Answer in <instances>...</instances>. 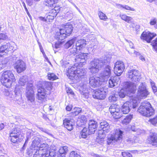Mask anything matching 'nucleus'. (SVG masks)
I'll return each mask as SVG.
<instances>
[{
	"instance_id": "8",
	"label": "nucleus",
	"mask_w": 157,
	"mask_h": 157,
	"mask_svg": "<svg viewBox=\"0 0 157 157\" xmlns=\"http://www.w3.org/2000/svg\"><path fill=\"white\" fill-rule=\"evenodd\" d=\"M75 66H73L69 68L67 72V75L69 79L71 80L76 79L81 76L82 70L80 68H76Z\"/></svg>"
},
{
	"instance_id": "9",
	"label": "nucleus",
	"mask_w": 157,
	"mask_h": 157,
	"mask_svg": "<svg viewBox=\"0 0 157 157\" xmlns=\"http://www.w3.org/2000/svg\"><path fill=\"white\" fill-rule=\"evenodd\" d=\"M106 96V92L103 88L96 89L93 91L92 96L95 99L103 100Z\"/></svg>"
},
{
	"instance_id": "19",
	"label": "nucleus",
	"mask_w": 157,
	"mask_h": 157,
	"mask_svg": "<svg viewBox=\"0 0 157 157\" xmlns=\"http://www.w3.org/2000/svg\"><path fill=\"white\" fill-rule=\"evenodd\" d=\"M139 73L137 70H133L128 72L127 76L128 78L132 81H135L138 79Z\"/></svg>"
},
{
	"instance_id": "12",
	"label": "nucleus",
	"mask_w": 157,
	"mask_h": 157,
	"mask_svg": "<svg viewBox=\"0 0 157 157\" xmlns=\"http://www.w3.org/2000/svg\"><path fill=\"white\" fill-rule=\"evenodd\" d=\"M147 142L148 144L155 147H157V133L150 132L147 136Z\"/></svg>"
},
{
	"instance_id": "41",
	"label": "nucleus",
	"mask_w": 157,
	"mask_h": 157,
	"mask_svg": "<svg viewBox=\"0 0 157 157\" xmlns=\"http://www.w3.org/2000/svg\"><path fill=\"white\" fill-rule=\"evenodd\" d=\"M132 152V151H124L121 153V155L123 157H132V155L129 152Z\"/></svg>"
},
{
	"instance_id": "47",
	"label": "nucleus",
	"mask_w": 157,
	"mask_h": 157,
	"mask_svg": "<svg viewBox=\"0 0 157 157\" xmlns=\"http://www.w3.org/2000/svg\"><path fill=\"white\" fill-rule=\"evenodd\" d=\"M118 95L119 97L121 98H124L126 95V94L124 90L122 89L118 92Z\"/></svg>"
},
{
	"instance_id": "21",
	"label": "nucleus",
	"mask_w": 157,
	"mask_h": 157,
	"mask_svg": "<svg viewBox=\"0 0 157 157\" xmlns=\"http://www.w3.org/2000/svg\"><path fill=\"white\" fill-rule=\"evenodd\" d=\"M58 1V0H45L44 3L45 5L51 10L56 6H59L57 4Z\"/></svg>"
},
{
	"instance_id": "6",
	"label": "nucleus",
	"mask_w": 157,
	"mask_h": 157,
	"mask_svg": "<svg viewBox=\"0 0 157 157\" xmlns=\"http://www.w3.org/2000/svg\"><path fill=\"white\" fill-rule=\"evenodd\" d=\"M22 136L21 131L15 128L9 132L8 138L12 143L17 144L22 140Z\"/></svg>"
},
{
	"instance_id": "46",
	"label": "nucleus",
	"mask_w": 157,
	"mask_h": 157,
	"mask_svg": "<svg viewBox=\"0 0 157 157\" xmlns=\"http://www.w3.org/2000/svg\"><path fill=\"white\" fill-rule=\"evenodd\" d=\"M123 70L120 69H118L114 67V72L115 74L118 76H120L123 72Z\"/></svg>"
},
{
	"instance_id": "60",
	"label": "nucleus",
	"mask_w": 157,
	"mask_h": 157,
	"mask_svg": "<svg viewBox=\"0 0 157 157\" xmlns=\"http://www.w3.org/2000/svg\"><path fill=\"white\" fill-rule=\"evenodd\" d=\"M119 6H120V8H122L124 9V6H123V5H121V4L119 5Z\"/></svg>"
},
{
	"instance_id": "44",
	"label": "nucleus",
	"mask_w": 157,
	"mask_h": 157,
	"mask_svg": "<svg viewBox=\"0 0 157 157\" xmlns=\"http://www.w3.org/2000/svg\"><path fill=\"white\" fill-rule=\"evenodd\" d=\"M117 94H113L110 95L109 98V100L110 102H113L117 100Z\"/></svg>"
},
{
	"instance_id": "2",
	"label": "nucleus",
	"mask_w": 157,
	"mask_h": 157,
	"mask_svg": "<svg viewBox=\"0 0 157 157\" xmlns=\"http://www.w3.org/2000/svg\"><path fill=\"white\" fill-rule=\"evenodd\" d=\"M58 29V30L56 31L54 34V37L57 41L55 44L56 49L59 48L64 43L63 40L70 36L73 31L72 25L68 23L61 25Z\"/></svg>"
},
{
	"instance_id": "29",
	"label": "nucleus",
	"mask_w": 157,
	"mask_h": 157,
	"mask_svg": "<svg viewBox=\"0 0 157 157\" xmlns=\"http://www.w3.org/2000/svg\"><path fill=\"white\" fill-rule=\"evenodd\" d=\"M89 84L92 88L97 87L100 85L99 81L95 78H91L90 80Z\"/></svg>"
},
{
	"instance_id": "39",
	"label": "nucleus",
	"mask_w": 157,
	"mask_h": 157,
	"mask_svg": "<svg viewBox=\"0 0 157 157\" xmlns=\"http://www.w3.org/2000/svg\"><path fill=\"white\" fill-rule=\"evenodd\" d=\"M87 55V53H81L78 55V59L81 60H84V61L82 62V63H83L86 61V59Z\"/></svg>"
},
{
	"instance_id": "36",
	"label": "nucleus",
	"mask_w": 157,
	"mask_h": 157,
	"mask_svg": "<svg viewBox=\"0 0 157 157\" xmlns=\"http://www.w3.org/2000/svg\"><path fill=\"white\" fill-rule=\"evenodd\" d=\"M115 67L124 70L125 68L124 63L121 61H117L115 64Z\"/></svg>"
},
{
	"instance_id": "15",
	"label": "nucleus",
	"mask_w": 157,
	"mask_h": 157,
	"mask_svg": "<svg viewBox=\"0 0 157 157\" xmlns=\"http://www.w3.org/2000/svg\"><path fill=\"white\" fill-rule=\"evenodd\" d=\"M34 95L33 86H28L26 92V97L28 101H30L31 102H34L35 99Z\"/></svg>"
},
{
	"instance_id": "16",
	"label": "nucleus",
	"mask_w": 157,
	"mask_h": 157,
	"mask_svg": "<svg viewBox=\"0 0 157 157\" xmlns=\"http://www.w3.org/2000/svg\"><path fill=\"white\" fill-rule=\"evenodd\" d=\"M87 45V41L83 39H81L76 41L75 46L80 52L82 51L85 49Z\"/></svg>"
},
{
	"instance_id": "61",
	"label": "nucleus",
	"mask_w": 157,
	"mask_h": 157,
	"mask_svg": "<svg viewBox=\"0 0 157 157\" xmlns=\"http://www.w3.org/2000/svg\"><path fill=\"white\" fill-rule=\"evenodd\" d=\"M23 6H24V7L25 8V9L26 11H27V10H28L27 9V8L26 7V5H25V3H24V5H23Z\"/></svg>"
},
{
	"instance_id": "13",
	"label": "nucleus",
	"mask_w": 157,
	"mask_h": 157,
	"mask_svg": "<svg viewBox=\"0 0 157 157\" xmlns=\"http://www.w3.org/2000/svg\"><path fill=\"white\" fill-rule=\"evenodd\" d=\"M156 35V34L154 33L144 31L141 35L140 38L143 40L145 41L147 43H150L152 40Z\"/></svg>"
},
{
	"instance_id": "42",
	"label": "nucleus",
	"mask_w": 157,
	"mask_h": 157,
	"mask_svg": "<svg viewBox=\"0 0 157 157\" xmlns=\"http://www.w3.org/2000/svg\"><path fill=\"white\" fill-rule=\"evenodd\" d=\"M150 123L154 126L157 124V115L152 118H150L148 120Z\"/></svg>"
},
{
	"instance_id": "45",
	"label": "nucleus",
	"mask_w": 157,
	"mask_h": 157,
	"mask_svg": "<svg viewBox=\"0 0 157 157\" xmlns=\"http://www.w3.org/2000/svg\"><path fill=\"white\" fill-rule=\"evenodd\" d=\"M151 45L154 50L157 52V37L153 41Z\"/></svg>"
},
{
	"instance_id": "4",
	"label": "nucleus",
	"mask_w": 157,
	"mask_h": 157,
	"mask_svg": "<svg viewBox=\"0 0 157 157\" xmlns=\"http://www.w3.org/2000/svg\"><path fill=\"white\" fill-rule=\"evenodd\" d=\"M137 111L142 116L146 117H150L155 113V109L151 104L148 102L142 103Z\"/></svg>"
},
{
	"instance_id": "35",
	"label": "nucleus",
	"mask_w": 157,
	"mask_h": 157,
	"mask_svg": "<svg viewBox=\"0 0 157 157\" xmlns=\"http://www.w3.org/2000/svg\"><path fill=\"white\" fill-rule=\"evenodd\" d=\"M98 15L99 19L104 21H107L108 18L106 15L101 10L98 12Z\"/></svg>"
},
{
	"instance_id": "17",
	"label": "nucleus",
	"mask_w": 157,
	"mask_h": 157,
	"mask_svg": "<svg viewBox=\"0 0 157 157\" xmlns=\"http://www.w3.org/2000/svg\"><path fill=\"white\" fill-rule=\"evenodd\" d=\"M98 126L97 122L94 120H91L89 121L88 129L90 134H94Z\"/></svg>"
},
{
	"instance_id": "20",
	"label": "nucleus",
	"mask_w": 157,
	"mask_h": 157,
	"mask_svg": "<svg viewBox=\"0 0 157 157\" xmlns=\"http://www.w3.org/2000/svg\"><path fill=\"white\" fill-rule=\"evenodd\" d=\"M71 119L66 118L63 121V124L64 127L69 131H71L73 128V125Z\"/></svg>"
},
{
	"instance_id": "58",
	"label": "nucleus",
	"mask_w": 157,
	"mask_h": 157,
	"mask_svg": "<svg viewBox=\"0 0 157 157\" xmlns=\"http://www.w3.org/2000/svg\"><path fill=\"white\" fill-rule=\"evenodd\" d=\"M45 157H54V155H53L51 153V152H49V154H45Z\"/></svg>"
},
{
	"instance_id": "37",
	"label": "nucleus",
	"mask_w": 157,
	"mask_h": 157,
	"mask_svg": "<svg viewBox=\"0 0 157 157\" xmlns=\"http://www.w3.org/2000/svg\"><path fill=\"white\" fill-rule=\"evenodd\" d=\"M91 134H90V132L88 130V131L87 130V128H84L81 132V137L83 138H86L88 135Z\"/></svg>"
},
{
	"instance_id": "50",
	"label": "nucleus",
	"mask_w": 157,
	"mask_h": 157,
	"mask_svg": "<svg viewBox=\"0 0 157 157\" xmlns=\"http://www.w3.org/2000/svg\"><path fill=\"white\" fill-rule=\"evenodd\" d=\"M78 121L84 124L87 121L86 118L85 116L82 115L78 118Z\"/></svg>"
},
{
	"instance_id": "24",
	"label": "nucleus",
	"mask_w": 157,
	"mask_h": 157,
	"mask_svg": "<svg viewBox=\"0 0 157 157\" xmlns=\"http://www.w3.org/2000/svg\"><path fill=\"white\" fill-rule=\"evenodd\" d=\"M129 104V102L126 101L121 106V112L123 114H127L130 111V109Z\"/></svg>"
},
{
	"instance_id": "1",
	"label": "nucleus",
	"mask_w": 157,
	"mask_h": 157,
	"mask_svg": "<svg viewBox=\"0 0 157 157\" xmlns=\"http://www.w3.org/2000/svg\"><path fill=\"white\" fill-rule=\"evenodd\" d=\"M58 29V30L56 31L54 34V37L57 41L55 44L56 49L59 48L64 43L63 40L70 36L73 31L72 25L68 23L61 25Z\"/></svg>"
},
{
	"instance_id": "32",
	"label": "nucleus",
	"mask_w": 157,
	"mask_h": 157,
	"mask_svg": "<svg viewBox=\"0 0 157 157\" xmlns=\"http://www.w3.org/2000/svg\"><path fill=\"white\" fill-rule=\"evenodd\" d=\"M76 37H74L68 40L64 44V47L66 48H68L70 47L76 41Z\"/></svg>"
},
{
	"instance_id": "49",
	"label": "nucleus",
	"mask_w": 157,
	"mask_h": 157,
	"mask_svg": "<svg viewBox=\"0 0 157 157\" xmlns=\"http://www.w3.org/2000/svg\"><path fill=\"white\" fill-rule=\"evenodd\" d=\"M69 157H80V156L75 151H73L70 153Z\"/></svg>"
},
{
	"instance_id": "23",
	"label": "nucleus",
	"mask_w": 157,
	"mask_h": 157,
	"mask_svg": "<svg viewBox=\"0 0 157 157\" xmlns=\"http://www.w3.org/2000/svg\"><path fill=\"white\" fill-rule=\"evenodd\" d=\"M138 94L141 97L145 98L149 94V93L146 87L143 86L141 87V88L138 91Z\"/></svg>"
},
{
	"instance_id": "54",
	"label": "nucleus",
	"mask_w": 157,
	"mask_h": 157,
	"mask_svg": "<svg viewBox=\"0 0 157 157\" xmlns=\"http://www.w3.org/2000/svg\"><path fill=\"white\" fill-rule=\"evenodd\" d=\"M42 154L39 153V151H36L34 154L33 157H42Z\"/></svg>"
},
{
	"instance_id": "62",
	"label": "nucleus",
	"mask_w": 157,
	"mask_h": 157,
	"mask_svg": "<svg viewBox=\"0 0 157 157\" xmlns=\"http://www.w3.org/2000/svg\"><path fill=\"white\" fill-rule=\"evenodd\" d=\"M147 2H152L154 1L155 0H146Z\"/></svg>"
},
{
	"instance_id": "55",
	"label": "nucleus",
	"mask_w": 157,
	"mask_h": 157,
	"mask_svg": "<svg viewBox=\"0 0 157 157\" xmlns=\"http://www.w3.org/2000/svg\"><path fill=\"white\" fill-rule=\"evenodd\" d=\"M124 9L126 10L132 11H135V9L134 8H131L128 6L125 5L124 6Z\"/></svg>"
},
{
	"instance_id": "10",
	"label": "nucleus",
	"mask_w": 157,
	"mask_h": 157,
	"mask_svg": "<svg viewBox=\"0 0 157 157\" xmlns=\"http://www.w3.org/2000/svg\"><path fill=\"white\" fill-rule=\"evenodd\" d=\"M48 94V93L44 87L39 86L36 94V98L39 100L43 101L47 98Z\"/></svg>"
},
{
	"instance_id": "25",
	"label": "nucleus",
	"mask_w": 157,
	"mask_h": 157,
	"mask_svg": "<svg viewBox=\"0 0 157 157\" xmlns=\"http://www.w3.org/2000/svg\"><path fill=\"white\" fill-rule=\"evenodd\" d=\"M68 151V147H67L63 146L61 147L59 150L57 157H66Z\"/></svg>"
},
{
	"instance_id": "43",
	"label": "nucleus",
	"mask_w": 157,
	"mask_h": 157,
	"mask_svg": "<svg viewBox=\"0 0 157 157\" xmlns=\"http://www.w3.org/2000/svg\"><path fill=\"white\" fill-rule=\"evenodd\" d=\"M70 54L71 55H75L79 52H80L77 48L72 47L69 49Z\"/></svg>"
},
{
	"instance_id": "26",
	"label": "nucleus",
	"mask_w": 157,
	"mask_h": 157,
	"mask_svg": "<svg viewBox=\"0 0 157 157\" xmlns=\"http://www.w3.org/2000/svg\"><path fill=\"white\" fill-rule=\"evenodd\" d=\"M133 116L132 114H129L127 115L121 121V123L123 125H128L131 122V120L133 118Z\"/></svg>"
},
{
	"instance_id": "22",
	"label": "nucleus",
	"mask_w": 157,
	"mask_h": 157,
	"mask_svg": "<svg viewBox=\"0 0 157 157\" xmlns=\"http://www.w3.org/2000/svg\"><path fill=\"white\" fill-rule=\"evenodd\" d=\"M111 74V67L109 65H107L105 67L101 76L103 79H108L110 77Z\"/></svg>"
},
{
	"instance_id": "27",
	"label": "nucleus",
	"mask_w": 157,
	"mask_h": 157,
	"mask_svg": "<svg viewBox=\"0 0 157 157\" xmlns=\"http://www.w3.org/2000/svg\"><path fill=\"white\" fill-rule=\"evenodd\" d=\"M53 82L50 81H46L44 82V88L47 90V92L50 94L51 93V91L53 88Z\"/></svg>"
},
{
	"instance_id": "5",
	"label": "nucleus",
	"mask_w": 157,
	"mask_h": 157,
	"mask_svg": "<svg viewBox=\"0 0 157 157\" xmlns=\"http://www.w3.org/2000/svg\"><path fill=\"white\" fill-rule=\"evenodd\" d=\"M61 7L60 6H56L53 9H52L47 13L46 17L40 16L39 17V20L45 22L48 24H50L54 20V18L59 12Z\"/></svg>"
},
{
	"instance_id": "14",
	"label": "nucleus",
	"mask_w": 157,
	"mask_h": 157,
	"mask_svg": "<svg viewBox=\"0 0 157 157\" xmlns=\"http://www.w3.org/2000/svg\"><path fill=\"white\" fill-rule=\"evenodd\" d=\"M10 44L6 43L2 44L0 46V58L7 54L9 52H11L12 49Z\"/></svg>"
},
{
	"instance_id": "56",
	"label": "nucleus",
	"mask_w": 157,
	"mask_h": 157,
	"mask_svg": "<svg viewBox=\"0 0 157 157\" xmlns=\"http://www.w3.org/2000/svg\"><path fill=\"white\" fill-rule=\"evenodd\" d=\"M67 93L68 95L70 94L71 95H74V93L72 91V90L69 88H68L67 90Z\"/></svg>"
},
{
	"instance_id": "48",
	"label": "nucleus",
	"mask_w": 157,
	"mask_h": 157,
	"mask_svg": "<svg viewBox=\"0 0 157 157\" xmlns=\"http://www.w3.org/2000/svg\"><path fill=\"white\" fill-rule=\"evenodd\" d=\"M151 87L154 93L157 92V87L156 86L155 83L153 81L150 82Z\"/></svg>"
},
{
	"instance_id": "64",
	"label": "nucleus",
	"mask_w": 157,
	"mask_h": 157,
	"mask_svg": "<svg viewBox=\"0 0 157 157\" xmlns=\"http://www.w3.org/2000/svg\"><path fill=\"white\" fill-rule=\"evenodd\" d=\"M34 1H39L40 0H33Z\"/></svg>"
},
{
	"instance_id": "3",
	"label": "nucleus",
	"mask_w": 157,
	"mask_h": 157,
	"mask_svg": "<svg viewBox=\"0 0 157 157\" xmlns=\"http://www.w3.org/2000/svg\"><path fill=\"white\" fill-rule=\"evenodd\" d=\"M0 82L3 86L7 88L13 86L16 82V78L12 71L6 70L1 73Z\"/></svg>"
},
{
	"instance_id": "7",
	"label": "nucleus",
	"mask_w": 157,
	"mask_h": 157,
	"mask_svg": "<svg viewBox=\"0 0 157 157\" xmlns=\"http://www.w3.org/2000/svg\"><path fill=\"white\" fill-rule=\"evenodd\" d=\"M109 111L112 118L115 120H118L122 116L120 111L119 105L116 104H112L109 108Z\"/></svg>"
},
{
	"instance_id": "51",
	"label": "nucleus",
	"mask_w": 157,
	"mask_h": 157,
	"mask_svg": "<svg viewBox=\"0 0 157 157\" xmlns=\"http://www.w3.org/2000/svg\"><path fill=\"white\" fill-rule=\"evenodd\" d=\"M7 38V36L6 33H0V41L6 40Z\"/></svg>"
},
{
	"instance_id": "30",
	"label": "nucleus",
	"mask_w": 157,
	"mask_h": 157,
	"mask_svg": "<svg viewBox=\"0 0 157 157\" xmlns=\"http://www.w3.org/2000/svg\"><path fill=\"white\" fill-rule=\"evenodd\" d=\"M129 102V105L130 107H132V108L134 109L138 105L137 100L135 98H131L129 101H127Z\"/></svg>"
},
{
	"instance_id": "18",
	"label": "nucleus",
	"mask_w": 157,
	"mask_h": 157,
	"mask_svg": "<svg viewBox=\"0 0 157 157\" xmlns=\"http://www.w3.org/2000/svg\"><path fill=\"white\" fill-rule=\"evenodd\" d=\"M122 131L120 129H116L115 131L113 137L112 136L111 137L109 138L108 139L111 141H113V140H119L122 138Z\"/></svg>"
},
{
	"instance_id": "59",
	"label": "nucleus",
	"mask_w": 157,
	"mask_h": 157,
	"mask_svg": "<svg viewBox=\"0 0 157 157\" xmlns=\"http://www.w3.org/2000/svg\"><path fill=\"white\" fill-rule=\"evenodd\" d=\"M4 128V125L3 123L0 124V130H2Z\"/></svg>"
},
{
	"instance_id": "52",
	"label": "nucleus",
	"mask_w": 157,
	"mask_h": 157,
	"mask_svg": "<svg viewBox=\"0 0 157 157\" xmlns=\"http://www.w3.org/2000/svg\"><path fill=\"white\" fill-rule=\"evenodd\" d=\"M105 138L101 137V136H98L96 139V141L99 144L102 143L104 141Z\"/></svg>"
},
{
	"instance_id": "57",
	"label": "nucleus",
	"mask_w": 157,
	"mask_h": 157,
	"mask_svg": "<svg viewBox=\"0 0 157 157\" xmlns=\"http://www.w3.org/2000/svg\"><path fill=\"white\" fill-rule=\"evenodd\" d=\"M72 105H68L66 106V109L68 111H70L72 109Z\"/></svg>"
},
{
	"instance_id": "33",
	"label": "nucleus",
	"mask_w": 157,
	"mask_h": 157,
	"mask_svg": "<svg viewBox=\"0 0 157 157\" xmlns=\"http://www.w3.org/2000/svg\"><path fill=\"white\" fill-rule=\"evenodd\" d=\"M100 127L103 131L107 132L109 129V126L106 121H104L100 123Z\"/></svg>"
},
{
	"instance_id": "63",
	"label": "nucleus",
	"mask_w": 157,
	"mask_h": 157,
	"mask_svg": "<svg viewBox=\"0 0 157 157\" xmlns=\"http://www.w3.org/2000/svg\"><path fill=\"white\" fill-rule=\"evenodd\" d=\"M26 12L27 14H28V15L29 16L30 15V14H29V12L28 10H27V11H26Z\"/></svg>"
},
{
	"instance_id": "53",
	"label": "nucleus",
	"mask_w": 157,
	"mask_h": 157,
	"mask_svg": "<svg viewBox=\"0 0 157 157\" xmlns=\"http://www.w3.org/2000/svg\"><path fill=\"white\" fill-rule=\"evenodd\" d=\"M126 87L127 88H132L133 89L136 87V86H134V83L131 82H127L126 84Z\"/></svg>"
},
{
	"instance_id": "31",
	"label": "nucleus",
	"mask_w": 157,
	"mask_h": 157,
	"mask_svg": "<svg viewBox=\"0 0 157 157\" xmlns=\"http://www.w3.org/2000/svg\"><path fill=\"white\" fill-rule=\"evenodd\" d=\"M119 17L121 20L128 23H130L132 22V18L131 17L127 16L125 14H120Z\"/></svg>"
},
{
	"instance_id": "40",
	"label": "nucleus",
	"mask_w": 157,
	"mask_h": 157,
	"mask_svg": "<svg viewBox=\"0 0 157 157\" xmlns=\"http://www.w3.org/2000/svg\"><path fill=\"white\" fill-rule=\"evenodd\" d=\"M117 79L115 77H114L113 79H110L109 81V87H112L116 85L117 84V82L115 81L117 80Z\"/></svg>"
},
{
	"instance_id": "28",
	"label": "nucleus",
	"mask_w": 157,
	"mask_h": 157,
	"mask_svg": "<svg viewBox=\"0 0 157 157\" xmlns=\"http://www.w3.org/2000/svg\"><path fill=\"white\" fill-rule=\"evenodd\" d=\"M82 111L81 108L75 107L74 108L73 111L70 113V117H74L80 113Z\"/></svg>"
},
{
	"instance_id": "38",
	"label": "nucleus",
	"mask_w": 157,
	"mask_h": 157,
	"mask_svg": "<svg viewBox=\"0 0 157 157\" xmlns=\"http://www.w3.org/2000/svg\"><path fill=\"white\" fill-rule=\"evenodd\" d=\"M149 24L151 26H153L155 29H157V20L156 18L151 19Z\"/></svg>"
},
{
	"instance_id": "34",
	"label": "nucleus",
	"mask_w": 157,
	"mask_h": 157,
	"mask_svg": "<svg viewBox=\"0 0 157 157\" xmlns=\"http://www.w3.org/2000/svg\"><path fill=\"white\" fill-rule=\"evenodd\" d=\"M47 77L49 80L54 81L58 79V76L53 73H48Z\"/></svg>"
},
{
	"instance_id": "11",
	"label": "nucleus",
	"mask_w": 157,
	"mask_h": 157,
	"mask_svg": "<svg viewBox=\"0 0 157 157\" xmlns=\"http://www.w3.org/2000/svg\"><path fill=\"white\" fill-rule=\"evenodd\" d=\"M26 64L22 60H18L14 63V68L18 73L24 71L26 70Z\"/></svg>"
}]
</instances>
